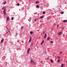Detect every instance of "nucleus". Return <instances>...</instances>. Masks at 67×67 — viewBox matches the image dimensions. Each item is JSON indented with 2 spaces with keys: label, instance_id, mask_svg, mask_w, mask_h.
<instances>
[{
  "label": "nucleus",
  "instance_id": "f257e3e1",
  "mask_svg": "<svg viewBox=\"0 0 67 67\" xmlns=\"http://www.w3.org/2000/svg\"><path fill=\"white\" fill-rule=\"evenodd\" d=\"M30 63H31V64H34L35 63V62H34V61H33L32 60H31Z\"/></svg>",
  "mask_w": 67,
  "mask_h": 67
},
{
  "label": "nucleus",
  "instance_id": "f03ea898",
  "mask_svg": "<svg viewBox=\"0 0 67 67\" xmlns=\"http://www.w3.org/2000/svg\"><path fill=\"white\" fill-rule=\"evenodd\" d=\"M5 9L3 11V13L4 14H6V12H5Z\"/></svg>",
  "mask_w": 67,
  "mask_h": 67
},
{
  "label": "nucleus",
  "instance_id": "7ed1b4c3",
  "mask_svg": "<svg viewBox=\"0 0 67 67\" xmlns=\"http://www.w3.org/2000/svg\"><path fill=\"white\" fill-rule=\"evenodd\" d=\"M47 36V35L46 34H45L44 36V38H46Z\"/></svg>",
  "mask_w": 67,
  "mask_h": 67
},
{
  "label": "nucleus",
  "instance_id": "20e7f679",
  "mask_svg": "<svg viewBox=\"0 0 67 67\" xmlns=\"http://www.w3.org/2000/svg\"><path fill=\"white\" fill-rule=\"evenodd\" d=\"M44 42V40H43L42 42L41 43V45H42L43 43Z\"/></svg>",
  "mask_w": 67,
  "mask_h": 67
},
{
  "label": "nucleus",
  "instance_id": "39448f33",
  "mask_svg": "<svg viewBox=\"0 0 67 67\" xmlns=\"http://www.w3.org/2000/svg\"><path fill=\"white\" fill-rule=\"evenodd\" d=\"M63 22L64 23L67 22V20H64L63 21Z\"/></svg>",
  "mask_w": 67,
  "mask_h": 67
},
{
  "label": "nucleus",
  "instance_id": "423d86ee",
  "mask_svg": "<svg viewBox=\"0 0 67 67\" xmlns=\"http://www.w3.org/2000/svg\"><path fill=\"white\" fill-rule=\"evenodd\" d=\"M61 34H62L61 32H59L58 33V35H61Z\"/></svg>",
  "mask_w": 67,
  "mask_h": 67
},
{
  "label": "nucleus",
  "instance_id": "0eeeda50",
  "mask_svg": "<svg viewBox=\"0 0 67 67\" xmlns=\"http://www.w3.org/2000/svg\"><path fill=\"white\" fill-rule=\"evenodd\" d=\"M30 48L29 49H28V51H27L28 54H29V52H30Z\"/></svg>",
  "mask_w": 67,
  "mask_h": 67
},
{
  "label": "nucleus",
  "instance_id": "6e6552de",
  "mask_svg": "<svg viewBox=\"0 0 67 67\" xmlns=\"http://www.w3.org/2000/svg\"><path fill=\"white\" fill-rule=\"evenodd\" d=\"M49 40H50V37H48L47 39V41H49Z\"/></svg>",
  "mask_w": 67,
  "mask_h": 67
},
{
  "label": "nucleus",
  "instance_id": "1a4fd4ad",
  "mask_svg": "<svg viewBox=\"0 0 67 67\" xmlns=\"http://www.w3.org/2000/svg\"><path fill=\"white\" fill-rule=\"evenodd\" d=\"M50 62H51V63H53L54 62L53 61V60L51 59L50 60Z\"/></svg>",
  "mask_w": 67,
  "mask_h": 67
},
{
  "label": "nucleus",
  "instance_id": "9d476101",
  "mask_svg": "<svg viewBox=\"0 0 67 67\" xmlns=\"http://www.w3.org/2000/svg\"><path fill=\"white\" fill-rule=\"evenodd\" d=\"M31 40H32V38H31L29 41V42H31Z\"/></svg>",
  "mask_w": 67,
  "mask_h": 67
},
{
  "label": "nucleus",
  "instance_id": "9b49d317",
  "mask_svg": "<svg viewBox=\"0 0 67 67\" xmlns=\"http://www.w3.org/2000/svg\"><path fill=\"white\" fill-rule=\"evenodd\" d=\"M9 17H8L7 18V21H9Z\"/></svg>",
  "mask_w": 67,
  "mask_h": 67
},
{
  "label": "nucleus",
  "instance_id": "f8f14e48",
  "mask_svg": "<svg viewBox=\"0 0 67 67\" xmlns=\"http://www.w3.org/2000/svg\"><path fill=\"white\" fill-rule=\"evenodd\" d=\"M30 34H32L33 33V31H31L30 32Z\"/></svg>",
  "mask_w": 67,
  "mask_h": 67
},
{
  "label": "nucleus",
  "instance_id": "ddd939ff",
  "mask_svg": "<svg viewBox=\"0 0 67 67\" xmlns=\"http://www.w3.org/2000/svg\"><path fill=\"white\" fill-rule=\"evenodd\" d=\"M64 67V64H62L61 65V67Z\"/></svg>",
  "mask_w": 67,
  "mask_h": 67
},
{
  "label": "nucleus",
  "instance_id": "4468645a",
  "mask_svg": "<svg viewBox=\"0 0 67 67\" xmlns=\"http://www.w3.org/2000/svg\"><path fill=\"white\" fill-rule=\"evenodd\" d=\"M39 7H40V6L38 5H37L36 6V8H39Z\"/></svg>",
  "mask_w": 67,
  "mask_h": 67
},
{
  "label": "nucleus",
  "instance_id": "2eb2a0df",
  "mask_svg": "<svg viewBox=\"0 0 67 67\" xmlns=\"http://www.w3.org/2000/svg\"><path fill=\"white\" fill-rule=\"evenodd\" d=\"M20 5V4L19 3H18L17 4V5L18 6H19Z\"/></svg>",
  "mask_w": 67,
  "mask_h": 67
},
{
  "label": "nucleus",
  "instance_id": "dca6fc26",
  "mask_svg": "<svg viewBox=\"0 0 67 67\" xmlns=\"http://www.w3.org/2000/svg\"><path fill=\"white\" fill-rule=\"evenodd\" d=\"M5 7H3V8H2V10H3V9H5Z\"/></svg>",
  "mask_w": 67,
  "mask_h": 67
},
{
  "label": "nucleus",
  "instance_id": "f3484780",
  "mask_svg": "<svg viewBox=\"0 0 67 67\" xmlns=\"http://www.w3.org/2000/svg\"><path fill=\"white\" fill-rule=\"evenodd\" d=\"M4 39H3V38L2 40L1 41V43H2V42H3V40H4Z\"/></svg>",
  "mask_w": 67,
  "mask_h": 67
},
{
  "label": "nucleus",
  "instance_id": "a211bd4d",
  "mask_svg": "<svg viewBox=\"0 0 67 67\" xmlns=\"http://www.w3.org/2000/svg\"><path fill=\"white\" fill-rule=\"evenodd\" d=\"M60 62V60L59 59L57 61V62H58V63L59 62Z\"/></svg>",
  "mask_w": 67,
  "mask_h": 67
},
{
  "label": "nucleus",
  "instance_id": "6ab92c4d",
  "mask_svg": "<svg viewBox=\"0 0 67 67\" xmlns=\"http://www.w3.org/2000/svg\"><path fill=\"white\" fill-rule=\"evenodd\" d=\"M44 54H46V52L45 51L44 52Z\"/></svg>",
  "mask_w": 67,
  "mask_h": 67
},
{
  "label": "nucleus",
  "instance_id": "aec40b11",
  "mask_svg": "<svg viewBox=\"0 0 67 67\" xmlns=\"http://www.w3.org/2000/svg\"><path fill=\"white\" fill-rule=\"evenodd\" d=\"M6 3H7V2H4V4H6Z\"/></svg>",
  "mask_w": 67,
  "mask_h": 67
},
{
  "label": "nucleus",
  "instance_id": "412c9836",
  "mask_svg": "<svg viewBox=\"0 0 67 67\" xmlns=\"http://www.w3.org/2000/svg\"><path fill=\"white\" fill-rule=\"evenodd\" d=\"M43 14H45V12H43V13H42Z\"/></svg>",
  "mask_w": 67,
  "mask_h": 67
},
{
  "label": "nucleus",
  "instance_id": "4be33fe9",
  "mask_svg": "<svg viewBox=\"0 0 67 67\" xmlns=\"http://www.w3.org/2000/svg\"><path fill=\"white\" fill-rule=\"evenodd\" d=\"M13 19H14V18H13L12 17L11 18V20H13Z\"/></svg>",
  "mask_w": 67,
  "mask_h": 67
},
{
  "label": "nucleus",
  "instance_id": "5701e85b",
  "mask_svg": "<svg viewBox=\"0 0 67 67\" xmlns=\"http://www.w3.org/2000/svg\"><path fill=\"white\" fill-rule=\"evenodd\" d=\"M50 43H54V42L51 41Z\"/></svg>",
  "mask_w": 67,
  "mask_h": 67
},
{
  "label": "nucleus",
  "instance_id": "b1692460",
  "mask_svg": "<svg viewBox=\"0 0 67 67\" xmlns=\"http://www.w3.org/2000/svg\"><path fill=\"white\" fill-rule=\"evenodd\" d=\"M64 12H62L61 13V14H64Z\"/></svg>",
  "mask_w": 67,
  "mask_h": 67
},
{
  "label": "nucleus",
  "instance_id": "393cba45",
  "mask_svg": "<svg viewBox=\"0 0 67 67\" xmlns=\"http://www.w3.org/2000/svg\"><path fill=\"white\" fill-rule=\"evenodd\" d=\"M36 20H37V19H35V20H34V21L36 22Z\"/></svg>",
  "mask_w": 67,
  "mask_h": 67
},
{
  "label": "nucleus",
  "instance_id": "a878e982",
  "mask_svg": "<svg viewBox=\"0 0 67 67\" xmlns=\"http://www.w3.org/2000/svg\"><path fill=\"white\" fill-rule=\"evenodd\" d=\"M40 18H43V16H41L40 17Z\"/></svg>",
  "mask_w": 67,
  "mask_h": 67
},
{
  "label": "nucleus",
  "instance_id": "bb28decb",
  "mask_svg": "<svg viewBox=\"0 0 67 67\" xmlns=\"http://www.w3.org/2000/svg\"><path fill=\"white\" fill-rule=\"evenodd\" d=\"M38 2H36L35 3H36V4H37V3H38Z\"/></svg>",
  "mask_w": 67,
  "mask_h": 67
},
{
  "label": "nucleus",
  "instance_id": "cd10ccee",
  "mask_svg": "<svg viewBox=\"0 0 67 67\" xmlns=\"http://www.w3.org/2000/svg\"><path fill=\"white\" fill-rule=\"evenodd\" d=\"M32 44H33V43H31V45H30V46H32Z\"/></svg>",
  "mask_w": 67,
  "mask_h": 67
},
{
  "label": "nucleus",
  "instance_id": "c85d7f7f",
  "mask_svg": "<svg viewBox=\"0 0 67 67\" xmlns=\"http://www.w3.org/2000/svg\"><path fill=\"white\" fill-rule=\"evenodd\" d=\"M23 26H22V27H21V29H23Z\"/></svg>",
  "mask_w": 67,
  "mask_h": 67
},
{
  "label": "nucleus",
  "instance_id": "c756f323",
  "mask_svg": "<svg viewBox=\"0 0 67 67\" xmlns=\"http://www.w3.org/2000/svg\"><path fill=\"white\" fill-rule=\"evenodd\" d=\"M6 34H8V32L7 31H6Z\"/></svg>",
  "mask_w": 67,
  "mask_h": 67
},
{
  "label": "nucleus",
  "instance_id": "7c9ffc66",
  "mask_svg": "<svg viewBox=\"0 0 67 67\" xmlns=\"http://www.w3.org/2000/svg\"><path fill=\"white\" fill-rule=\"evenodd\" d=\"M58 57V58H60V57L59 56L58 57Z\"/></svg>",
  "mask_w": 67,
  "mask_h": 67
},
{
  "label": "nucleus",
  "instance_id": "2f4dec72",
  "mask_svg": "<svg viewBox=\"0 0 67 67\" xmlns=\"http://www.w3.org/2000/svg\"><path fill=\"white\" fill-rule=\"evenodd\" d=\"M58 26H59V25H58L57 26V27H58Z\"/></svg>",
  "mask_w": 67,
  "mask_h": 67
},
{
  "label": "nucleus",
  "instance_id": "473e14b6",
  "mask_svg": "<svg viewBox=\"0 0 67 67\" xmlns=\"http://www.w3.org/2000/svg\"><path fill=\"white\" fill-rule=\"evenodd\" d=\"M60 54H62V52H60Z\"/></svg>",
  "mask_w": 67,
  "mask_h": 67
},
{
  "label": "nucleus",
  "instance_id": "72a5a7b5",
  "mask_svg": "<svg viewBox=\"0 0 67 67\" xmlns=\"http://www.w3.org/2000/svg\"><path fill=\"white\" fill-rule=\"evenodd\" d=\"M43 34H45V31H43Z\"/></svg>",
  "mask_w": 67,
  "mask_h": 67
},
{
  "label": "nucleus",
  "instance_id": "f704fd0d",
  "mask_svg": "<svg viewBox=\"0 0 67 67\" xmlns=\"http://www.w3.org/2000/svg\"><path fill=\"white\" fill-rule=\"evenodd\" d=\"M62 29H63V30H64V28H63Z\"/></svg>",
  "mask_w": 67,
  "mask_h": 67
},
{
  "label": "nucleus",
  "instance_id": "c9c22d12",
  "mask_svg": "<svg viewBox=\"0 0 67 67\" xmlns=\"http://www.w3.org/2000/svg\"><path fill=\"white\" fill-rule=\"evenodd\" d=\"M16 35H18V34H16Z\"/></svg>",
  "mask_w": 67,
  "mask_h": 67
},
{
  "label": "nucleus",
  "instance_id": "e433bc0d",
  "mask_svg": "<svg viewBox=\"0 0 67 67\" xmlns=\"http://www.w3.org/2000/svg\"><path fill=\"white\" fill-rule=\"evenodd\" d=\"M66 63H67V61H66Z\"/></svg>",
  "mask_w": 67,
  "mask_h": 67
}]
</instances>
